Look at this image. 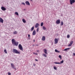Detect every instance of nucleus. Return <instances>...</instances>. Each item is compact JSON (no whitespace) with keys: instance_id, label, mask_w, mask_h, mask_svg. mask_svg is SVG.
<instances>
[{"instance_id":"1","label":"nucleus","mask_w":75,"mask_h":75,"mask_svg":"<svg viewBox=\"0 0 75 75\" xmlns=\"http://www.w3.org/2000/svg\"><path fill=\"white\" fill-rule=\"evenodd\" d=\"M11 42L13 45H15V46H16V47H17V46H18L19 42H16V40H15L14 39H12Z\"/></svg>"},{"instance_id":"2","label":"nucleus","mask_w":75,"mask_h":75,"mask_svg":"<svg viewBox=\"0 0 75 75\" xmlns=\"http://www.w3.org/2000/svg\"><path fill=\"white\" fill-rule=\"evenodd\" d=\"M12 51L13 53H14L15 54H20V52L17 50L15 49H13V50Z\"/></svg>"},{"instance_id":"3","label":"nucleus","mask_w":75,"mask_h":75,"mask_svg":"<svg viewBox=\"0 0 75 75\" xmlns=\"http://www.w3.org/2000/svg\"><path fill=\"white\" fill-rule=\"evenodd\" d=\"M18 48L20 50H21V51H23V47H22V45H21V44H20L18 46Z\"/></svg>"},{"instance_id":"4","label":"nucleus","mask_w":75,"mask_h":75,"mask_svg":"<svg viewBox=\"0 0 75 75\" xmlns=\"http://www.w3.org/2000/svg\"><path fill=\"white\" fill-rule=\"evenodd\" d=\"M70 4H72L73 3H75V0H70Z\"/></svg>"},{"instance_id":"5","label":"nucleus","mask_w":75,"mask_h":75,"mask_svg":"<svg viewBox=\"0 0 75 75\" xmlns=\"http://www.w3.org/2000/svg\"><path fill=\"white\" fill-rule=\"evenodd\" d=\"M74 43V42L73 41H71L70 43V44L68 45V47H71L72 45V44Z\"/></svg>"},{"instance_id":"6","label":"nucleus","mask_w":75,"mask_h":75,"mask_svg":"<svg viewBox=\"0 0 75 75\" xmlns=\"http://www.w3.org/2000/svg\"><path fill=\"white\" fill-rule=\"evenodd\" d=\"M54 44H57L58 42V39L55 38L54 40Z\"/></svg>"},{"instance_id":"7","label":"nucleus","mask_w":75,"mask_h":75,"mask_svg":"<svg viewBox=\"0 0 75 75\" xmlns=\"http://www.w3.org/2000/svg\"><path fill=\"white\" fill-rule=\"evenodd\" d=\"M1 9L2 10H3V11H5L6 10V8L4 6H2L1 7Z\"/></svg>"},{"instance_id":"8","label":"nucleus","mask_w":75,"mask_h":75,"mask_svg":"<svg viewBox=\"0 0 75 75\" xmlns=\"http://www.w3.org/2000/svg\"><path fill=\"white\" fill-rule=\"evenodd\" d=\"M56 23L57 24H59L60 23V20L58 19L56 21Z\"/></svg>"},{"instance_id":"9","label":"nucleus","mask_w":75,"mask_h":75,"mask_svg":"<svg viewBox=\"0 0 75 75\" xmlns=\"http://www.w3.org/2000/svg\"><path fill=\"white\" fill-rule=\"evenodd\" d=\"M25 3L28 6H30V2L28 1H26L25 2Z\"/></svg>"},{"instance_id":"10","label":"nucleus","mask_w":75,"mask_h":75,"mask_svg":"<svg viewBox=\"0 0 75 75\" xmlns=\"http://www.w3.org/2000/svg\"><path fill=\"white\" fill-rule=\"evenodd\" d=\"M36 34V31L35 30H34L33 32V35H35Z\"/></svg>"},{"instance_id":"11","label":"nucleus","mask_w":75,"mask_h":75,"mask_svg":"<svg viewBox=\"0 0 75 75\" xmlns=\"http://www.w3.org/2000/svg\"><path fill=\"white\" fill-rule=\"evenodd\" d=\"M38 26H39V24L37 23L35 25V28H37L38 27Z\"/></svg>"},{"instance_id":"12","label":"nucleus","mask_w":75,"mask_h":75,"mask_svg":"<svg viewBox=\"0 0 75 75\" xmlns=\"http://www.w3.org/2000/svg\"><path fill=\"white\" fill-rule=\"evenodd\" d=\"M44 52L45 54H47L48 53H47V50L46 49H45L44 50Z\"/></svg>"},{"instance_id":"13","label":"nucleus","mask_w":75,"mask_h":75,"mask_svg":"<svg viewBox=\"0 0 75 75\" xmlns=\"http://www.w3.org/2000/svg\"><path fill=\"white\" fill-rule=\"evenodd\" d=\"M3 19H2L1 18H0V23H3Z\"/></svg>"},{"instance_id":"14","label":"nucleus","mask_w":75,"mask_h":75,"mask_svg":"<svg viewBox=\"0 0 75 75\" xmlns=\"http://www.w3.org/2000/svg\"><path fill=\"white\" fill-rule=\"evenodd\" d=\"M42 41H45V36H42Z\"/></svg>"},{"instance_id":"15","label":"nucleus","mask_w":75,"mask_h":75,"mask_svg":"<svg viewBox=\"0 0 75 75\" xmlns=\"http://www.w3.org/2000/svg\"><path fill=\"white\" fill-rule=\"evenodd\" d=\"M11 65L12 68H13V69H14V64H13L12 63H11Z\"/></svg>"},{"instance_id":"16","label":"nucleus","mask_w":75,"mask_h":75,"mask_svg":"<svg viewBox=\"0 0 75 75\" xmlns=\"http://www.w3.org/2000/svg\"><path fill=\"white\" fill-rule=\"evenodd\" d=\"M22 21L23 23H26V21H25V20L24 19H22Z\"/></svg>"},{"instance_id":"17","label":"nucleus","mask_w":75,"mask_h":75,"mask_svg":"<svg viewBox=\"0 0 75 75\" xmlns=\"http://www.w3.org/2000/svg\"><path fill=\"white\" fill-rule=\"evenodd\" d=\"M70 48H69L65 49L63 50V51H67V50H69Z\"/></svg>"},{"instance_id":"18","label":"nucleus","mask_w":75,"mask_h":75,"mask_svg":"<svg viewBox=\"0 0 75 75\" xmlns=\"http://www.w3.org/2000/svg\"><path fill=\"white\" fill-rule=\"evenodd\" d=\"M54 64H61V63L59 62H54Z\"/></svg>"},{"instance_id":"19","label":"nucleus","mask_w":75,"mask_h":75,"mask_svg":"<svg viewBox=\"0 0 75 75\" xmlns=\"http://www.w3.org/2000/svg\"><path fill=\"white\" fill-rule=\"evenodd\" d=\"M15 14H16V15H17V16H19V15L18 14V12H16L15 13Z\"/></svg>"},{"instance_id":"20","label":"nucleus","mask_w":75,"mask_h":75,"mask_svg":"<svg viewBox=\"0 0 75 75\" xmlns=\"http://www.w3.org/2000/svg\"><path fill=\"white\" fill-rule=\"evenodd\" d=\"M43 25H44V23H43V22L41 23L40 24L41 26V27H42L43 26Z\"/></svg>"},{"instance_id":"21","label":"nucleus","mask_w":75,"mask_h":75,"mask_svg":"<svg viewBox=\"0 0 75 75\" xmlns=\"http://www.w3.org/2000/svg\"><path fill=\"white\" fill-rule=\"evenodd\" d=\"M43 55L44 57H47V55H46V54H43Z\"/></svg>"},{"instance_id":"22","label":"nucleus","mask_w":75,"mask_h":75,"mask_svg":"<svg viewBox=\"0 0 75 75\" xmlns=\"http://www.w3.org/2000/svg\"><path fill=\"white\" fill-rule=\"evenodd\" d=\"M17 33V32L16 31H15L13 32V34H16Z\"/></svg>"},{"instance_id":"23","label":"nucleus","mask_w":75,"mask_h":75,"mask_svg":"<svg viewBox=\"0 0 75 75\" xmlns=\"http://www.w3.org/2000/svg\"><path fill=\"white\" fill-rule=\"evenodd\" d=\"M59 57L60 58V59H62V56L61 55H59Z\"/></svg>"},{"instance_id":"24","label":"nucleus","mask_w":75,"mask_h":75,"mask_svg":"<svg viewBox=\"0 0 75 75\" xmlns=\"http://www.w3.org/2000/svg\"><path fill=\"white\" fill-rule=\"evenodd\" d=\"M42 28L43 30H46V28H45V26H43Z\"/></svg>"},{"instance_id":"25","label":"nucleus","mask_w":75,"mask_h":75,"mask_svg":"<svg viewBox=\"0 0 75 75\" xmlns=\"http://www.w3.org/2000/svg\"><path fill=\"white\" fill-rule=\"evenodd\" d=\"M4 52L5 54H7V50H6V49L4 50Z\"/></svg>"},{"instance_id":"26","label":"nucleus","mask_w":75,"mask_h":75,"mask_svg":"<svg viewBox=\"0 0 75 75\" xmlns=\"http://www.w3.org/2000/svg\"><path fill=\"white\" fill-rule=\"evenodd\" d=\"M34 27H32L31 29V31H33V30H34Z\"/></svg>"},{"instance_id":"27","label":"nucleus","mask_w":75,"mask_h":75,"mask_svg":"<svg viewBox=\"0 0 75 75\" xmlns=\"http://www.w3.org/2000/svg\"><path fill=\"white\" fill-rule=\"evenodd\" d=\"M53 68H54V69H55V70H57V67H53Z\"/></svg>"},{"instance_id":"28","label":"nucleus","mask_w":75,"mask_h":75,"mask_svg":"<svg viewBox=\"0 0 75 75\" xmlns=\"http://www.w3.org/2000/svg\"><path fill=\"white\" fill-rule=\"evenodd\" d=\"M64 63V60H62L60 62V64H62L63 63Z\"/></svg>"},{"instance_id":"29","label":"nucleus","mask_w":75,"mask_h":75,"mask_svg":"<svg viewBox=\"0 0 75 75\" xmlns=\"http://www.w3.org/2000/svg\"><path fill=\"white\" fill-rule=\"evenodd\" d=\"M21 4L24 5V6H25V4L24 2H22Z\"/></svg>"},{"instance_id":"30","label":"nucleus","mask_w":75,"mask_h":75,"mask_svg":"<svg viewBox=\"0 0 75 75\" xmlns=\"http://www.w3.org/2000/svg\"><path fill=\"white\" fill-rule=\"evenodd\" d=\"M70 37V36L69 35H67V38H69Z\"/></svg>"},{"instance_id":"31","label":"nucleus","mask_w":75,"mask_h":75,"mask_svg":"<svg viewBox=\"0 0 75 75\" xmlns=\"http://www.w3.org/2000/svg\"><path fill=\"white\" fill-rule=\"evenodd\" d=\"M64 24V23L62 21L61 22V25H63Z\"/></svg>"},{"instance_id":"32","label":"nucleus","mask_w":75,"mask_h":75,"mask_svg":"<svg viewBox=\"0 0 75 75\" xmlns=\"http://www.w3.org/2000/svg\"><path fill=\"white\" fill-rule=\"evenodd\" d=\"M39 31V28H37L36 30L37 32H38Z\"/></svg>"},{"instance_id":"33","label":"nucleus","mask_w":75,"mask_h":75,"mask_svg":"<svg viewBox=\"0 0 75 75\" xmlns=\"http://www.w3.org/2000/svg\"><path fill=\"white\" fill-rule=\"evenodd\" d=\"M33 54H35V55H38V54H37V53L34 52L33 53Z\"/></svg>"},{"instance_id":"34","label":"nucleus","mask_w":75,"mask_h":75,"mask_svg":"<svg viewBox=\"0 0 75 75\" xmlns=\"http://www.w3.org/2000/svg\"><path fill=\"white\" fill-rule=\"evenodd\" d=\"M55 51L56 52H58V50H57V49H56L55 50Z\"/></svg>"},{"instance_id":"35","label":"nucleus","mask_w":75,"mask_h":75,"mask_svg":"<svg viewBox=\"0 0 75 75\" xmlns=\"http://www.w3.org/2000/svg\"><path fill=\"white\" fill-rule=\"evenodd\" d=\"M8 75H11V73H10V72H8Z\"/></svg>"},{"instance_id":"36","label":"nucleus","mask_w":75,"mask_h":75,"mask_svg":"<svg viewBox=\"0 0 75 75\" xmlns=\"http://www.w3.org/2000/svg\"><path fill=\"white\" fill-rule=\"evenodd\" d=\"M28 37H30V35L28 34Z\"/></svg>"},{"instance_id":"37","label":"nucleus","mask_w":75,"mask_h":75,"mask_svg":"<svg viewBox=\"0 0 75 75\" xmlns=\"http://www.w3.org/2000/svg\"><path fill=\"white\" fill-rule=\"evenodd\" d=\"M30 38H31L30 37H28V39H29V40H30Z\"/></svg>"},{"instance_id":"38","label":"nucleus","mask_w":75,"mask_h":75,"mask_svg":"<svg viewBox=\"0 0 75 75\" xmlns=\"http://www.w3.org/2000/svg\"><path fill=\"white\" fill-rule=\"evenodd\" d=\"M36 52H39V50H37L36 51Z\"/></svg>"},{"instance_id":"39","label":"nucleus","mask_w":75,"mask_h":75,"mask_svg":"<svg viewBox=\"0 0 75 75\" xmlns=\"http://www.w3.org/2000/svg\"><path fill=\"white\" fill-rule=\"evenodd\" d=\"M35 61H38V60L37 59H35Z\"/></svg>"},{"instance_id":"40","label":"nucleus","mask_w":75,"mask_h":75,"mask_svg":"<svg viewBox=\"0 0 75 75\" xmlns=\"http://www.w3.org/2000/svg\"><path fill=\"white\" fill-rule=\"evenodd\" d=\"M33 65L34 66H35V64H33Z\"/></svg>"},{"instance_id":"41","label":"nucleus","mask_w":75,"mask_h":75,"mask_svg":"<svg viewBox=\"0 0 75 75\" xmlns=\"http://www.w3.org/2000/svg\"><path fill=\"white\" fill-rule=\"evenodd\" d=\"M36 46H37V47H38V45H36Z\"/></svg>"},{"instance_id":"42","label":"nucleus","mask_w":75,"mask_h":75,"mask_svg":"<svg viewBox=\"0 0 75 75\" xmlns=\"http://www.w3.org/2000/svg\"><path fill=\"white\" fill-rule=\"evenodd\" d=\"M57 52H58V53H59L60 52L58 51Z\"/></svg>"},{"instance_id":"43","label":"nucleus","mask_w":75,"mask_h":75,"mask_svg":"<svg viewBox=\"0 0 75 75\" xmlns=\"http://www.w3.org/2000/svg\"><path fill=\"white\" fill-rule=\"evenodd\" d=\"M35 40H34L33 42H35Z\"/></svg>"},{"instance_id":"44","label":"nucleus","mask_w":75,"mask_h":75,"mask_svg":"<svg viewBox=\"0 0 75 75\" xmlns=\"http://www.w3.org/2000/svg\"><path fill=\"white\" fill-rule=\"evenodd\" d=\"M30 1H33V0H30Z\"/></svg>"},{"instance_id":"45","label":"nucleus","mask_w":75,"mask_h":75,"mask_svg":"<svg viewBox=\"0 0 75 75\" xmlns=\"http://www.w3.org/2000/svg\"><path fill=\"white\" fill-rule=\"evenodd\" d=\"M34 45H33V46H34Z\"/></svg>"},{"instance_id":"46","label":"nucleus","mask_w":75,"mask_h":75,"mask_svg":"<svg viewBox=\"0 0 75 75\" xmlns=\"http://www.w3.org/2000/svg\"><path fill=\"white\" fill-rule=\"evenodd\" d=\"M24 10H25V9H24Z\"/></svg>"}]
</instances>
